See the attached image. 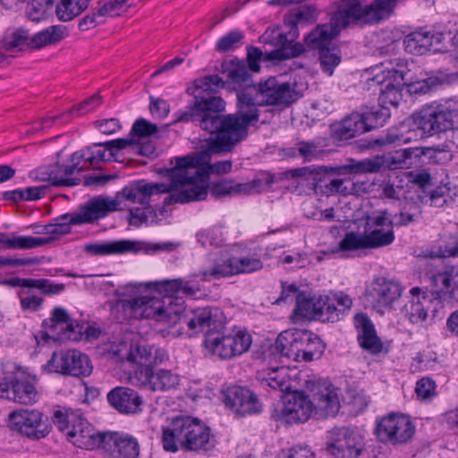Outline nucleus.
<instances>
[{"instance_id":"3c124183","label":"nucleus","mask_w":458,"mask_h":458,"mask_svg":"<svg viewBox=\"0 0 458 458\" xmlns=\"http://www.w3.org/2000/svg\"><path fill=\"white\" fill-rule=\"evenodd\" d=\"M367 131L383 126L390 117V111L387 106H373L365 112L360 113Z\"/></svg>"},{"instance_id":"bf43d9fd","label":"nucleus","mask_w":458,"mask_h":458,"mask_svg":"<svg viewBox=\"0 0 458 458\" xmlns=\"http://www.w3.org/2000/svg\"><path fill=\"white\" fill-rule=\"evenodd\" d=\"M298 155L304 162H311L323 157L324 151L314 142L301 141L297 143Z\"/></svg>"},{"instance_id":"37998d69","label":"nucleus","mask_w":458,"mask_h":458,"mask_svg":"<svg viewBox=\"0 0 458 458\" xmlns=\"http://www.w3.org/2000/svg\"><path fill=\"white\" fill-rule=\"evenodd\" d=\"M65 35L66 30L64 26H49L31 36V49H39L47 46L54 45L64 38Z\"/></svg>"},{"instance_id":"4468645a","label":"nucleus","mask_w":458,"mask_h":458,"mask_svg":"<svg viewBox=\"0 0 458 458\" xmlns=\"http://www.w3.org/2000/svg\"><path fill=\"white\" fill-rule=\"evenodd\" d=\"M179 245V243L174 242L149 244L139 241L119 240L86 244L84 250L87 253L94 256H107L140 251L146 253L169 252L174 250Z\"/></svg>"},{"instance_id":"c03bdc74","label":"nucleus","mask_w":458,"mask_h":458,"mask_svg":"<svg viewBox=\"0 0 458 458\" xmlns=\"http://www.w3.org/2000/svg\"><path fill=\"white\" fill-rule=\"evenodd\" d=\"M51 239L49 237H34L18 235L13 237H0V243L7 249L14 250H30L35 249L49 243Z\"/></svg>"},{"instance_id":"69168bd1","label":"nucleus","mask_w":458,"mask_h":458,"mask_svg":"<svg viewBox=\"0 0 458 458\" xmlns=\"http://www.w3.org/2000/svg\"><path fill=\"white\" fill-rule=\"evenodd\" d=\"M242 38L243 34L240 30H232L217 40L216 49L218 52H227L233 49Z\"/></svg>"},{"instance_id":"aec40b11","label":"nucleus","mask_w":458,"mask_h":458,"mask_svg":"<svg viewBox=\"0 0 458 458\" xmlns=\"http://www.w3.org/2000/svg\"><path fill=\"white\" fill-rule=\"evenodd\" d=\"M407 150H404L403 154L398 157H392L391 155L377 156L374 158L363 159L360 161L351 160L348 164L335 166V167H326V171L338 175L346 174H358L367 173H377L381 168H388L391 170L402 168L407 158Z\"/></svg>"},{"instance_id":"bb28decb","label":"nucleus","mask_w":458,"mask_h":458,"mask_svg":"<svg viewBox=\"0 0 458 458\" xmlns=\"http://www.w3.org/2000/svg\"><path fill=\"white\" fill-rule=\"evenodd\" d=\"M224 403L235 414L240 416L259 413L261 404L257 396L248 388L233 386L226 389Z\"/></svg>"},{"instance_id":"052dcab7","label":"nucleus","mask_w":458,"mask_h":458,"mask_svg":"<svg viewBox=\"0 0 458 458\" xmlns=\"http://www.w3.org/2000/svg\"><path fill=\"white\" fill-rule=\"evenodd\" d=\"M420 215L419 206L416 204H410L404 206L400 211L399 215H395L393 221L395 225L405 226L415 222Z\"/></svg>"},{"instance_id":"2f4dec72","label":"nucleus","mask_w":458,"mask_h":458,"mask_svg":"<svg viewBox=\"0 0 458 458\" xmlns=\"http://www.w3.org/2000/svg\"><path fill=\"white\" fill-rule=\"evenodd\" d=\"M109 404L123 414H135L141 411L142 398L135 390L117 386L107 394Z\"/></svg>"},{"instance_id":"9d476101","label":"nucleus","mask_w":458,"mask_h":458,"mask_svg":"<svg viewBox=\"0 0 458 458\" xmlns=\"http://www.w3.org/2000/svg\"><path fill=\"white\" fill-rule=\"evenodd\" d=\"M414 123L424 134L429 136L453 131L458 127V109L432 103L415 114Z\"/></svg>"},{"instance_id":"f03ea898","label":"nucleus","mask_w":458,"mask_h":458,"mask_svg":"<svg viewBox=\"0 0 458 458\" xmlns=\"http://www.w3.org/2000/svg\"><path fill=\"white\" fill-rule=\"evenodd\" d=\"M157 284L158 291L165 293L163 298L141 296L124 299L117 306L123 310L126 318L152 319L160 333L170 335L169 328L173 326L174 317L182 309L181 296L195 297L199 287L193 279H174Z\"/></svg>"},{"instance_id":"603ef678","label":"nucleus","mask_w":458,"mask_h":458,"mask_svg":"<svg viewBox=\"0 0 458 458\" xmlns=\"http://www.w3.org/2000/svg\"><path fill=\"white\" fill-rule=\"evenodd\" d=\"M54 6V0H31L26 8L27 17L32 21L46 19Z\"/></svg>"},{"instance_id":"680f3d73","label":"nucleus","mask_w":458,"mask_h":458,"mask_svg":"<svg viewBox=\"0 0 458 458\" xmlns=\"http://www.w3.org/2000/svg\"><path fill=\"white\" fill-rule=\"evenodd\" d=\"M412 132L404 124H401L396 128H391L388 130L385 142L388 144H405L411 140Z\"/></svg>"},{"instance_id":"de8ad7c7","label":"nucleus","mask_w":458,"mask_h":458,"mask_svg":"<svg viewBox=\"0 0 458 458\" xmlns=\"http://www.w3.org/2000/svg\"><path fill=\"white\" fill-rule=\"evenodd\" d=\"M101 144L102 143L94 144L92 147L74 152L72 154V160L78 161L80 165H84L85 169L89 165H95L100 161H109L111 156L108 155V157H106L107 149L103 150L98 148V147H104V145Z\"/></svg>"},{"instance_id":"c85d7f7f","label":"nucleus","mask_w":458,"mask_h":458,"mask_svg":"<svg viewBox=\"0 0 458 458\" xmlns=\"http://www.w3.org/2000/svg\"><path fill=\"white\" fill-rule=\"evenodd\" d=\"M337 13L338 10L332 15L329 24L318 25L305 37V44L309 48L318 50V53L324 49L332 48L333 38L338 35L342 29L348 26L342 25L339 21H335Z\"/></svg>"},{"instance_id":"f704fd0d","label":"nucleus","mask_w":458,"mask_h":458,"mask_svg":"<svg viewBox=\"0 0 458 458\" xmlns=\"http://www.w3.org/2000/svg\"><path fill=\"white\" fill-rule=\"evenodd\" d=\"M355 326L358 331L359 344L361 348L372 354L380 352L383 344L377 335L371 320L363 314L357 315L355 317Z\"/></svg>"},{"instance_id":"393cba45","label":"nucleus","mask_w":458,"mask_h":458,"mask_svg":"<svg viewBox=\"0 0 458 458\" xmlns=\"http://www.w3.org/2000/svg\"><path fill=\"white\" fill-rule=\"evenodd\" d=\"M133 385L145 390L169 391L179 386L180 377L168 369L154 371L152 368H142L135 370L131 377Z\"/></svg>"},{"instance_id":"864d4df0","label":"nucleus","mask_w":458,"mask_h":458,"mask_svg":"<svg viewBox=\"0 0 458 458\" xmlns=\"http://www.w3.org/2000/svg\"><path fill=\"white\" fill-rule=\"evenodd\" d=\"M229 78L233 84L244 86L242 90H246L249 87H257L253 84L249 69L244 63L233 64L229 71Z\"/></svg>"},{"instance_id":"e2e57ef3","label":"nucleus","mask_w":458,"mask_h":458,"mask_svg":"<svg viewBox=\"0 0 458 458\" xmlns=\"http://www.w3.org/2000/svg\"><path fill=\"white\" fill-rule=\"evenodd\" d=\"M197 241L203 246H218L222 242L221 232L218 228H208L196 234Z\"/></svg>"},{"instance_id":"2eb2a0df","label":"nucleus","mask_w":458,"mask_h":458,"mask_svg":"<svg viewBox=\"0 0 458 458\" xmlns=\"http://www.w3.org/2000/svg\"><path fill=\"white\" fill-rule=\"evenodd\" d=\"M44 369L80 377L89 376L93 367L88 355L73 349L54 352Z\"/></svg>"},{"instance_id":"58836bf2","label":"nucleus","mask_w":458,"mask_h":458,"mask_svg":"<svg viewBox=\"0 0 458 458\" xmlns=\"http://www.w3.org/2000/svg\"><path fill=\"white\" fill-rule=\"evenodd\" d=\"M440 42V36L430 31L419 30L408 34L403 39V47L406 52L412 55H423L433 46L434 42Z\"/></svg>"},{"instance_id":"ea45409f","label":"nucleus","mask_w":458,"mask_h":458,"mask_svg":"<svg viewBox=\"0 0 458 458\" xmlns=\"http://www.w3.org/2000/svg\"><path fill=\"white\" fill-rule=\"evenodd\" d=\"M52 327L63 331V337L71 341H78L83 329L79 323L72 321L67 311L63 308H55L52 311Z\"/></svg>"},{"instance_id":"412c9836","label":"nucleus","mask_w":458,"mask_h":458,"mask_svg":"<svg viewBox=\"0 0 458 458\" xmlns=\"http://www.w3.org/2000/svg\"><path fill=\"white\" fill-rule=\"evenodd\" d=\"M84 170L85 165L72 160V155L67 164L56 162L53 165L38 167L32 173V177L37 181L45 182L53 186L71 187L78 185L80 180L70 176Z\"/></svg>"},{"instance_id":"6ab92c4d","label":"nucleus","mask_w":458,"mask_h":458,"mask_svg":"<svg viewBox=\"0 0 458 458\" xmlns=\"http://www.w3.org/2000/svg\"><path fill=\"white\" fill-rule=\"evenodd\" d=\"M406 83L405 74L403 71H388L387 75L383 71L374 77L368 79L369 89L378 88V101L382 106L387 105L397 106L403 98V89Z\"/></svg>"},{"instance_id":"dca6fc26","label":"nucleus","mask_w":458,"mask_h":458,"mask_svg":"<svg viewBox=\"0 0 458 458\" xmlns=\"http://www.w3.org/2000/svg\"><path fill=\"white\" fill-rule=\"evenodd\" d=\"M287 34L282 33L279 29H267L260 37V42L274 46L276 49L267 54L271 60H285L301 55L304 52V47L301 43H294L298 38L299 32L295 24Z\"/></svg>"},{"instance_id":"c756f323","label":"nucleus","mask_w":458,"mask_h":458,"mask_svg":"<svg viewBox=\"0 0 458 458\" xmlns=\"http://www.w3.org/2000/svg\"><path fill=\"white\" fill-rule=\"evenodd\" d=\"M101 448L110 449L112 458H138L140 445L131 436L119 433H106Z\"/></svg>"},{"instance_id":"e433bc0d","label":"nucleus","mask_w":458,"mask_h":458,"mask_svg":"<svg viewBox=\"0 0 458 458\" xmlns=\"http://www.w3.org/2000/svg\"><path fill=\"white\" fill-rule=\"evenodd\" d=\"M411 300L405 306L406 317L413 324L422 323L428 317V310L431 303V296L421 292L419 287H413L410 291Z\"/></svg>"},{"instance_id":"0eeeda50","label":"nucleus","mask_w":458,"mask_h":458,"mask_svg":"<svg viewBox=\"0 0 458 458\" xmlns=\"http://www.w3.org/2000/svg\"><path fill=\"white\" fill-rule=\"evenodd\" d=\"M307 85L297 81L283 82L276 77L260 81L258 87H249L239 92H251L255 107L259 106H289L302 97Z\"/></svg>"},{"instance_id":"ddd939ff","label":"nucleus","mask_w":458,"mask_h":458,"mask_svg":"<svg viewBox=\"0 0 458 458\" xmlns=\"http://www.w3.org/2000/svg\"><path fill=\"white\" fill-rule=\"evenodd\" d=\"M394 3L395 0H376L374 4L363 7L358 0H344L338 7L335 21L342 25L356 21H377L392 11Z\"/></svg>"},{"instance_id":"72a5a7b5","label":"nucleus","mask_w":458,"mask_h":458,"mask_svg":"<svg viewBox=\"0 0 458 458\" xmlns=\"http://www.w3.org/2000/svg\"><path fill=\"white\" fill-rule=\"evenodd\" d=\"M258 379L264 389L289 392L292 386L290 369L286 367L268 368L258 373Z\"/></svg>"},{"instance_id":"f3484780","label":"nucleus","mask_w":458,"mask_h":458,"mask_svg":"<svg viewBox=\"0 0 458 458\" xmlns=\"http://www.w3.org/2000/svg\"><path fill=\"white\" fill-rule=\"evenodd\" d=\"M327 452L335 458H358L364 447L361 436L349 428H334L327 432Z\"/></svg>"},{"instance_id":"8fccbe9b","label":"nucleus","mask_w":458,"mask_h":458,"mask_svg":"<svg viewBox=\"0 0 458 458\" xmlns=\"http://www.w3.org/2000/svg\"><path fill=\"white\" fill-rule=\"evenodd\" d=\"M320 295L307 297L303 293L296 295V308L294 313L296 316L308 319H316L317 308L320 307Z\"/></svg>"},{"instance_id":"6e6552de","label":"nucleus","mask_w":458,"mask_h":458,"mask_svg":"<svg viewBox=\"0 0 458 458\" xmlns=\"http://www.w3.org/2000/svg\"><path fill=\"white\" fill-rule=\"evenodd\" d=\"M54 422L67 439L79 448H101L105 442L106 433L97 432L90 423L78 414H64L57 411L54 414Z\"/></svg>"},{"instance_id":"b1692460","label":"nucleus","mask_w":458,"mask_h":458,"mask_svg":"<svg viewBox=\"0 0 458 458\" xmlns=\"http://www.w3.org/2000/svg\"><path fill=\"white\" fill-rule=\"evenodd\" d=\"M32 282L31 285L16 293L23 312L38 311L42 307L44 295L58 294L64 289L63 284H54L48 279L33 278Z\"/></svg>"},{"instance_id":"49530a36","label":"nucleus","mask_w":458,"mask_h":458,"mask_svg":"<svg viewBox=\"0 0 458 458\" xmlns=\"http://www.w3.org/2000/svg\"><path fill=\"white\" fill-rule=\"evenodd\" d=\"M298 335L299 330H286L282 332L276 338L275 348L284 357L290 360H296L298 351Z\"/></svg>"},{"instance_id":"20e7f679","label":"nucleus","mask_w":458,"mask_h":458,"mask_svg":"<svg viewBox=\"0 0 458 458\" xmlns=\"http://www.w3.org/2000/svg\"><path fill=\"white\" fill-rule=\"evenodd\" d=\"M314 402L313 404L304 392L294 391L273 407L271 418L285 425L301 424L310 420L315 409L325 417L335 416L340 409L338 394L331 384L317 386Z\"/></svg>"},{"instance_id":"473e14b6","label":"nucleus","mask_w":458,"mask_h":458,"mask_svg":"<svg viewBox=\"0 0 458 458\" xmlns=\"http://www.w3.org/2000/svg\"><path fill=\"white\" fill-rule=\"evenodd\" d=\"M432 283L437 288L436 293L439 299L458 303V268L451 267L437 272Z\"/></svg>"},{"instance_id":"4c0bfd02","label":"nucleus","mask_w":458,"mask_h":458,"mask_svg":"<svg viewBox=\"0 0 458 458\" xmlns=\"http://www.w3.org/2000/svg\"><path fill=\"white\" fill-rule=\"evenodd\" d=\"M334 135L341 140L352 139L367 131L360 113L354 112L332 125Z\"/></svg>"},{"instance_id":"4be33fe9","label":"nucleus","mask_w":458,"mask_h":458,"mask_svg":"<svg viewBox=\"0 0 458 458\" xmlns=\"http://www.w3.org/2000/svg\"><path fill=\"white\" fill-rule=\"evenodd\" d=\"M415 428L409 417L403 414H389L377 425L376 434L383 442L392 444L407 443L414 435Z\"/></svg>"},{"instance_id":"79ce46f5","label":"nucleus","mask_w":458,"mask_h":458,"mask_svg":"<svg viewBox=\"0 0 458 458\" xmlns=\"http://www.w3.org/2000/svg\"><path fill=\"white\" fill-rule=\"evenodd\" d=\"M203 345L206 352L209 355L217 356L224 360L233 357L228 335H220L214 331L205 336Z\"/></svg>"},{"instance_id":"7ed1b4c3","label":"nucleus","mask_w":458,"mask_h":458,"mask_svg":"<svg viewBox=\"0 0 458 458\" xmlns=\"http://www.w3.org/2000/svg\"><path fill=\"white\" fill-rule=\"evenodd\" d=\"M208 144L207 148L195 155H187L175 157V165L171 168H163L159 174L172 179L174 184L181 182V190L166 196L164 199L165 205L173 203H188L205 199L208 189L204 185L210 174H225L232 170L230 160L208 164L210 155Z\"/></svg>"},{"instance_id":"a211bd4d","label":"nucleus","mask_w":458,"mask_h":458,"mask_svg":"<svg viewBox=\"0 0 458 458\" xmlns=\"http://www.w3.org/2000/svg\"><path fill=\"white\" fill-rule=\"evenodd\" d=\"M403 293L401 284L385 277L375 278L365 293L367 301L377 313L384 314L394 309V304Z\"/></svg>"},{"instance_id":"338daca9","label":"nucleus","mask_w":458,"mask_h":458,"mask_svg":"<svg viewBox=\"0 0 458 458\" xmlns=\"http://www.w3.org/2000/svg\"><path fill=\"white\" fill-rule=\"evenodd\" d=\"M75 216V213H66L60 216L56 219V224L50 225L51 229L49 232L56 235H64L71 232L72 225H77L72 222V218Z\"/></svg>"},{"instance_id":"4d7b16f0","label":"nucleus","mask_w":458,"mask_h":458,"mask_svg":"<svg viewBox=\"0 0 458 458\" xmlns=\"http://www.w3.org/2000/svg\"><path fill=\"white\" fill-rule=\"evenodd\" d=\"M232 345L233 357L247 352L251 344V335L243 330H238L233 335H227Z\"/></svg>"},{"instance_id":"0e129e2a","label":"nucleus","mask_w":458,"mask_h":458,"mask_svg":"<svg viewBox=\"0 0 458 458\" xmlns=\"http://www.w3.org/2000/svg\"><path fill=\"white\" fill-rule=\"evenodd\" d=\"M320 305L327 306V311L322 315V321L335 322L342 318L340 310L336 307V304L330 295H320Z\"/></svg>"},{"instance_id":"423d86ee","label":"nucleus","mask_w":458,"mask_h":458,"mask_svg":"<svg viewBox=\"0 0 458 458\" xmlns=\"http://www.w3.org/2000/svg\"><path fill=\"white\" fill-rule=\"evenodd\" d=\"M369 232L360 233L349 232L339 242V249L344 251L362 249H377L390 245L395 239L394 222L386 216V211L369 216L366 222Z\"/></svg>"},{"instance_id":"a19ab883","label":"nucleus","mask_w":458,"mask_h":458,"mask_svg":"<svg viewBox=\"0 0 458 458\" xmlns=\"http://www.w3.org/2000/svg\"><path fill=\"white\" fill-rule=\"evenodd\" d=\"M317 187H318L321 191L327 195H335L341 194L344 196L347 195H356L360 194L362 191H365L366 183L360 182H350L345 179H331L328 182H321L318 183Z\"/></svg>"},{"instance_id":"1a4fd4ad","label":"nucleus","mask_w":458,"mask_h":458,"mask_svg":"<svg viewBox=\"0 0 458 458\" xmlns=\"http://www.w3.org/2000/svg\"><path fill=\"white\" fill-rule=\"evenodd\" d=\"M221 322L216 318L212 310L206 307L192 310H186L182 302V309L175 313L173 326L169 328V334L173 337L181 335L192 336L199 333L212 334L219 330Z\"/></svg>"},{"instance_id":"774afa93","label":"nucleus","mask_w":458,"mask_h":458,"mask_svg":"<svg viewBox=\"0 0 458 458\" xmlns=\"http://www.w3.org/2000/svg\"><path fill=\"white\" fill-rule=\"evenodd\" d=\"M157 131V125L149 123L146 119L140 118L136 120L132 125L131 135L137 136L139 138L148 137L155 134Z\"/></svg>"},{"instance_id":"09e8293b","label":"nucleus","mask_w":458,"mask_h":458,"mask_svg":"<svg viewBox=\"0 0 458 458\" xmlns=\"http://www.w3.org/2000/svg\"><path fill=\"white\" fill-rule=\"evenodd\" d=\"M89 0H62L55 8L57 18L69 21L80 15L89 5Z\"/></svg>"},{"instance_id":"7c9ffc66","label":"nucleus","mask_w":458,"mask_h":458,"mask_svg":"<svg viewBox=\"0 0 458 458\" xmlns=\"http://www.w3.org/2000/svg\"><path fill=\"white\" fill-rule=\"evenodd\" d=\"M263 178H256L250 182L238 183L231 180H224L213 186V192L217 196L249 195L259 192L265 182L270 185L274 182L271 174H266Z\"/></svg>"},{"instance_id":"13d9d810","label":"nucleus","mask_w":458,"mask_h":458,"mask_svg":"<svg viewBox=\"0 0 458 458\" xmlns=\"http://www.w3.org/2000/svg\"><path fill=\"white\" fill-rule=\"evenodd\" d=\"M233 260L236 275L256 272L263 267L262 261L253 256L233 257Z\"/></svg>"},{"instance_id":"a878e982","label":"nucleus","mask_w":458,"mask_h":458,"mask_svg":"<svg viewBox=\"0 0 458 458\" xmlns=\"http://www.w3.org/2000/svg\"><path fill=\"white\" fill-rule=\"evenodd\" d=\"M119 204L120 202L115 199L96 196L80 207L72 222L76 225L92 224L106 217L109 213L118 210Z\"/></svg>"},{"instance_id":"39448f33","label":"nucleus","mask_w":458,"mask_h":458,"mask_svg":"<svg viewBox=\"0 0 458 458\" xmlns=\"http://www.w3.org/2000/svg\"><path fill=\"white\" fill-rule=\"evenodd\" d=\"M209 440V428L195 418L176 417L163 428L162 444L165 451L174 453L180 447L196 451L206 448Z\"/></svg>"},{"instance_id":"9b49d317","label":"nucleus","mask_w":458,"mask_h":458,"mask_svg":"<svg viewBox=\"0 0 458 458\" xmlns=\"http://www.w3.org/2000/svg\"><path fill=\"white\" fill-rule=\"evenodd\" d=\"M9 428L32 441L47 437L51 431L47 416L38 409L20 408L8 415Z\"/></svg>"},{"instance_id":"f8f14e48","label":"nucleus","mask_w":458,"mask_h":458,"mask_svg":"<svg viewBox=\"0 0 458 458\" xmlns=\"http://www.w3.org/2000/svg\"><path fill=\"white\" fill-rule=\"evenodd\" d=\"M112 357L120 361H128L142 368H152L168 360L165 350L148 344H129L125 342L112 344L110 350Z\"/></svg>"},{"instance_id":"f257e3e1","label":"nucleus","mask_w":458,"mask_h":458,"mask_svg":"<svg viewBox=\"0 0 458 458\" xmlns=\"http://www.w3.org/2000/svg\"><path fill=\"white\" fill-rule=\"evenodd\" d=\"M225 87V81L217 75L205 76L196 82L194 102L184 110L178 111L176 122L194 123L202 130L216 134L208 144L212 153L229 152L248 136V128L259 121V110L251 92H237V112L224 115L225 102L217 96H209Z\"/></svg>"},{"instance_id":"6e6d98bb","label":"nucleus","mask_w":458,"mask_h":458,"mask_svg":"<svg viewBox=\"0 0 458 458\" xmlns=\"http://www.w3.org/2000/svg\"><path fill=\"white\" fill-rule=\"evenodd\" d=\"M318 54L321 70L328 76H331L334 73L335 68L341 62V56L338 51L333 47L330 49H324Z\"/></svg>"},{"instance_id":"5701e85b","label":"nucleus","mask_w":458,"mask_h":458,"mask_svg":"<svg viewBox=\"0 0 458 458\" xmlns=\"http://www.w3.org/2000/svg\"><path fill=\"white\" fill-rule=\"evenodd\" d=\"M169 180V183L147 182L144 180L133 182L125 186L120 192V195L130 202L147 206L151 201V198L155 195L171 192L168 195L170 196L182 189L181 182L174 184L173 180Z\"/></svg>"},{"instance_id":"5fc2aeb1","label":"nucleus","mask_w":458,"mask_h":458,"mask_svg":"<svg viewBox=\"0 0 458 458\" xmlns=\"http://www.w3.org/2000/svg\"><path fill=\"white\" fill-rule=\"evenodd\" d=\"M453 194L451 189L445 185H440L428 193V199L426 200L431 207L443 208L453 203Z\"/></svg>"},{"instance_id":"c9c22d12","label":"nucleus","mask_w":458,"mask_h":458,"mask_svg":"<svg viewBox=\"0 0 458 458\" xmlns=\"http://www.w3.org/2000/svg\"><path fill=\"white\" fill-rule=\"evenodd\" d=\"M297 353L295 361L309 362L320 357L325 345L321 339L311 332L299 330Z\"/></svg>"},{"instance_id":"cd10ccee","label":"nucleus","mask_w":458,"mask_h":458,"mask_svg":"<svg viewBox=\"0 0 458 458\" xmlns=\"http://www.w3.org/2000/svg\"><path fill=\"white\" fill-rule=\"evenodd\" d=\"M35 380V377L15 376L11 386L8 383L0 382V397L24 405L33 404L38 402L39 397L33 382Z\"/></svg>"},{"instance_id":"a18cd8bd","label":"nucleus","mask_w":458,"mask_h":458,"mask_svg":"<svg viewBox=\"0 0 458 458\" xmlns=\"http://www.w3.org/2000/svg\"><path fill=\"white\" fill-rule=\"evenodd\" d=\"M233 261V258L218 259L215 261L210 268L202 270L196 276H200L203 281H210L212 279L234 276L237 270Z\"/></svg>"}]
</instances>
